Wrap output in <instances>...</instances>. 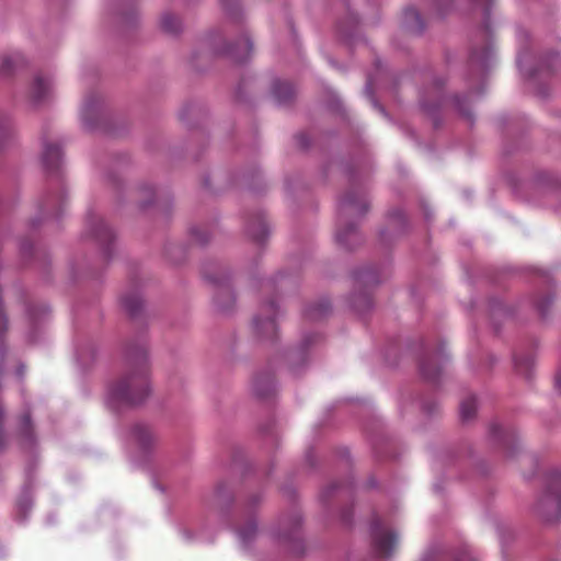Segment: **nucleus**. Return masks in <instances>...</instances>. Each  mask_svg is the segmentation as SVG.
I'll use <instances>...</instances> for the list:
<instances>
[{
    "label": "nucleus",
    "instance_id": "f257e3e1",
    "mask_svg": "<svg viewBox=\"0 0 561 561\" xmlns=\"http://www.w3.org/2000/svg\"><path fill=\"white\" fill-rule=\"evenodd\" d=\"M136 367L114 381L107 398L114 407H130L141 403L149 394L148 366L145 348L135 355Z\"/></svg>",
    "mask_w": 561,
    "mask_h": 561
},
{
    "label": "nucleus",
    "instance_id": "f03ea898",
    "mask_svg": "<svg viewBox=\"0 0 561 561\" xmlns=\"http://www.w3.org/2000/svg\"><path fill=\"white\" fill-rule=\"evenodd\" d=\"M538 511L550 523L561 518V473L553 470L547 474L546 488L538 502Z\"/></svg>",
    "mask_w": 561,
    "mask_h": 561
},
{
    "label": "nucleus",
    "instance_id": "7ed1b4c3",
    "mask_svg": "<svg viewBox=\"0 0 561 561\" xmlns=\"http://www.w3.org/2000/svg\"><path fill=\"white\" fill-rule=\"evenodd\" d=\"M371 542L378 557L388 558L392 556L396 549L398 536L391 529L386 528L380 519L376 518L371 523Z\"/></svg>",
    "mask_w": 561,
    "mask_h": 561
},
{
    "label": "nucleus",
    "instance_id": "20e7f679",
    "mask_svg": "<svg viewBox=\"0 0 561 561\" xmlns=\"http://www.w3.org/2000/svg\"><path fill=\"white\" fill-rule=\"evenodd\" d=\"M368 210V204L365 196L357 190L348 191L340 202V213L342 215H364Z\"/></svg>",
    "mask_w": 561,
    "mask_h": 561
},
{
    "label": "nucleus",
    "instance_id": "39448f33",
    "mask_svg": "<svg viewBox=\"0 0 561 561\" xmlns=\"http://www.w3.org/2000/svg\"><path fill=\"white\" fill-rule=\"evenodd\" d=\"M265 317L257 316L254 318V328L259 334L266 337H273L276 335L277 325L275 322L276 307L274 301H271L265 307Z\"/></svg>",
    "mask_w": 561,
    "mask_h": 561
},
{
    "label": "nucleus",
    "instance_id": "423d86ee",
    "mask_svg": "<svg viewBox=\"0 0 561 561\" xmlns=\"http://www.w3.org/2000/svg\"><path fill=\"white\" fill-rule=\"evenodd\" d=\"M88 227L91 230L92 237L104 248V251L107 254L110 243L114 239L111 228L102 218L96 216H91L89 218Z\"/></svg>",
    "mask_w": 561,
    "mask_h": 561
},
{
    "label": "nucleus",
    "instance_id": "0eeeda50",
    "mask_svg": "<svg viewBox=\"0 0 561 561\" xmlns=\"http://www.w3.org/2000/svg\"><path fill=\"white\" fill-rule=\"evenodd\" d=\"M51 93V82L48 78L37 75L28 89V98L34 103H39L49 98Z\"/></svg>",
    "mask_w": 561,
    "mask_h": 561
},
{
    "label": "nucleus",
    "instance_id": "6e6552de",
    "mask_svg": "<svg viewBox=\"0 0 561 561\" xmlns=\"http://www.w3.org/2000/svg\"><path fill=\"white\" fill-rule=\"evenodd\" d=\"M131 438L144 450L149 449L157 440L152 430L145 424H136L133 427Z\"/></svg>",
    "mask_w": 561,
    "mask_h": 561
},
{
    "label": "nucleus",
    "instance_id": "1a4fd4ad",
    "mask_svg": "<svg viewBox=\"0 0 561 561\" xmlns=\"http://www.w3.org/2000/svg\"><path fill=\"white\" fill-rule=\"evenodd\" d=\"M61 162V151L57 145L46 144L43 151V164L47 171H57Z\"/></svg>",
    "mask_w": 561,
    "mask_h": 561
},
{
    "label": "nucleus",
    "instance_id": "9d476101",
    "mask_svg": "<svg viewBox=\"0 0 561 561\" xmlns=\"http://www.w3.org/2000/svg\"><path fill=\"white\" fill-rule=\"evenodd\" d=\"M359 240L360 237L354 224L339 228L336 232V241L347 249H352L356 243L359 242Z\"/></svg>",
    "mask_w": 561,
    "mask_h": 561
},
{
    "label": "nucleus",
    "instance_id": "9b49d317",
    "mask_svg": "<svg viewBox=\"0 0 561 561\" xmlns=\"http://www.w3.org/2000/svg\"><path fill=\"white\" fill-rule=\"evenodd\" d=\"M272 93L278 103H287L294 98L295 90L289 82L277 80L273 84Z\"/></svg>",
    "mask_w": 561,
    "mask_h": 561
},
{
    "label": "nucleus",
    "instance_id": "f8f14e48",
    "mask_svg": "<svg viewBox=\"0 0 561 561\" xmlns=\"http://www.w3.org/2000/svg\"><path fill=\"white\" fill-rule=\"evenodd\" d=\"M229 55L238 62H243L252 53V43L248 37H243L240 42L229 48Z\"/></svg>",
    "mask_w": 561,
    "mask_h": 561
},
{
    "label": "nucleus",
    "instance_id": "ddd939ff",
    "mask_svg": "<svg viewBox=\"0 0 561 561\" xmlns=\"http://www.w3.org/2000/svg\"><path fill=\"white\" fill-rule=\"evenodd\" d=\"M492 54V47L489 42H486L481 49H473L470 55V65L477 66L481 70L486 68L488 61Z\"/></svg>",
    "mask_w": 561,
    "mask_h": 561
},
{
    "label": "nucleus",
    "instance_id": "4468645a",
    "mask_svg": "<svg viewBox=\"0 0 561 561\" xmlns=\"http://www.w3.org/2000/svg\"><path fill=\"white\" fill-rule=\"evenodd\" d=\"M13 127L8 115H0V151L7 148L13 140Z\"/></svg>",
    "mask_w": 561,
    "mask_h": 561
},
{
    "label": "nucleus",
    "instance_id": "2eb2a0df",
    "mask_svg": "<svg viewBox=\"0 0 561 561\" xmlns=\"http://www.w3.org/2000/svg\"><path fill=\"white\" fill-rule=\"evenodd\" d=\"M421 373L426 380L435 381L442 373V365L437 359H423L421 363Z\"/></svg>",
    "mask_w": 561,
    "mask_h": 561
},
{
    "label": "nucleus",
    "instance_id": "dca6fc26",
    "mask_svg": "<svg viewBox=\"0 0 561 561\" xmlns=\"http://www.w3.org/2000/svg\"><path fill=\"white\" fill-rule=\"evenodd\" d=\"M24 64V59L21 54L14 53L11 56H7L2 59L0 65V77H9L13 73L16 67Z\"/></svg>",
    "mask_w": 561,
    "mask_h": 561
},
{
    "label": "nucleus",
    "instance_id": "f3484780",
    "mask_svg": "<svg viewBox=\"0 0 561 561\" xmlns=\"http://www.w3.org/2000/svg\"><path fill=\"white\" fill-rule=\"evenodd\" d=\"M404 23L407 26L416 33H421L424 28V24L422 22L421 15L415 8H407L403 13Z\"/></svg>",
    "mask_w": 561,
    "mask_h": 561
},
{
    "label": "nucleus",
    "instance_id": "a211bd4d",
    "mask_svg": "<svg viewBox=\"0 0 561 561\" xmlns=\"http://www.w3.org/2000/svg\"><path fill=\"white\" fill-rule=\"evenodd\" d=\"M490 434L504 446H508L515 442V435L503 428L500 424H492L490 426Z\"/></svg>",
    "mask_w": 561,
    "mask_h": 561
},
{
    "label": "nucleus",
    "instance_id": "6ab92c4d",
    "mask_svg": "<svg viewBox=\"0 0 561 561\" xmlns=\"http://www.w3.org/2000/svg\"><path fill=\"white\" fill-rule=\"evenodd\" d=\"M66 203V197L62 192L57 193L54 196H49L45 202V209L53 215H59L64 205Z\"/></svg>",
    "mask_w": 561,
    "mask_h": 561
},
{
    "label": "nucleus",
    "instance_id": "aec40b11",
    "mask_svg": "<svg viewBox=\"0 0 561 561\" xmlns=\"http://www.w3.org/2000/svg\"><path fill=\"white\" fill-rule=\"evenodd\" d=\"M249 233L253 239L261 242L267 234V226L263 218H256L255 221L248 227Z\"/></svg>",
    "mask_w": 561,
    "mask_h": 561
},
{
    "label": "nucleus",
    "instance_id": "412c9836",
    "mask_svg": "<svg viewBox=\"0 0 561 561\" xmlns=\"http://www.w3.org/2000/svg\"><path fill=\"white\" fill-rule=\"evenodd\" d=\"M122 302L130 316H136L142 307V299L138 294L124 296Z\"/></svg>",
    "mask_w": 561,
    "mask_h": 561
},
{
    "label": "nucleus",
    "instance_id": "4be33fe9",
    "mask_svg": "<svg viewBox=\"0 0 561 561\" xmlns=\"http://www.w3.org/2000/svg\"><path fill=\"white\" fill-rule=\"evenodd\" d=\"M477 410L476 398L470 396L463 399L460 403V417L463 422L470 421Z\"/></svg>",
    "mask_w": 561,
    "mask_h": 561
},
{
    "label": "nucleus",
    "instance_id": "5701e85b",
    "mask_svg": "<svg viewBox=\"0 0 561 561\" xmlns=\"http://www.w3.org/2000/svg\"><path fill=\"white\" fill-rule=\"evenodd\" d=\"M254 390L259 397H268L274 391V382L271 377L257 378L254 381Z\"/></svg>",
    "mask_w": 561,
    "mask_h": 561
},
{
    "label": "nucleus",
    "instance_id": "b1692460",
    "mask_svg": "<svg viewBox=\"0 0 561 561\" xmlns=\"http://www.w3.org/2000/svg\"><path fill=\"white\" fill-rule=\"evenodd\" d=\"M215 299L218 307L224 310L228 309L233 302V296L228 286L220 287Z\"/></svg>",
    "mask_w": 561,
    "mask_h": 561
},
{
    "label": "nucleus",
    "instance_id": "393cba45",
    "mask_svg": "<svg viewBox=\"0 0 561 561\" xmlns=\"http://www.w3.org/2000/svg\"><path fill=\"white\" fill-rule=\"evenodd\" d=\"M161 26L169 33H176L180 28V20L173 14H165L161 19Z\"/></svg>",
    "mask_w": 561,
    "mask_h": 561
},
{
    "label": "nucleus",
    "instance_id": "a878e982",
    "mask_svg": "<svg viewBox=\"0 0 561 561\" xmlns=\"http://www.w3.org/2000/svg\"><path fill=\"white\" fill-rule=\"evenodd\" d=\"M239 537L240 539L247 543L249 542L254 535L256 534V524L254 520L248 522L243 527L239 529Z\"/></svg>",
    "mask_w": 561,
    "mask_h": 561
},
{
    "label": "nucleus",
    "instance_id": "bb28decb",
    "mask_svg": "<svg viewBox=\"0 0 561 561\" xmlns=\"http://www.w3.org/2000/svg\"><path fill=\"white\" fill-rule=\"evenodd\" d=\"M20 431L25 440L30 443L33 440V427L28 414H24L21 417Z\"/></svg>",
    "mask_w": 561,
    "mask_h": 561
},
{
    "label": "nucleus",
    "instance_id": "cd10ccee",
    "mask_svg": "<svg viewBox=\"0 0 561 561\" xmlns=\"http://www.w3.org/2000/svg\"><path fill=\"white\" fill-rule=\"evenodd\" d=\"M329 310H330L329 302H322V304H319V306L317 308H313L312 310H310L308 316L312 319H317V318L325 316L329 312Z\"/></svg>",
    "mask_w": 561,
    "mask_h": 561
},
{
    "label": "nucleus",
    "instance_id": "c85d7f7f",
    "mask_svg": "<svg viewBox=\"0 0 561 561\" xmlns=\"http://www.w3.org/2000/svg\"><path fill=\"white\" fill-rule=\"evenodd\" d=\"M239 0H221L226 11H236L239 8Z\"/></svg>",
    "mask_w": 561,
    "mask_h": 561
},
{
    "label": "nucleus",
    "instance_id": "c756f323",
    "mask_svg": "<svg viewBox=\"0 0 561 561\" xmlns=\"http://www.w3.org/2000/svg\"><path fill=\"white\" fill-rule=\"evenodd\" d=\"M2 421H3V410L0 407V448L3 445V430H2Z\"/></svg>",
    "mask_w": 561,
    "mask_h": 561
},
{
    "label": "nucleus",
    "instance_id": "7c9ffc66",
    "mask_svg": "<svg viewBox=\"0 0 561 561\" xmlns=\"http://www.w3.org/2000/svg\"><path fill=\"white\" fill-rule=\"evenodd\" d=\"M198 233H199V230H198V229H194V230H193V236H194L195 240H196L197 242H199V243H205L208 239H207V238H205V237H199V236H198Z\"/></svg>",
    "mask_w": 561,
    "mask_h": 561
},
{
    "label": "nucleus",
    "instance_id": "2f4dec72",
    "mask_svg": "<svg viewBox=\"0 0 561 561\" xmlns=\"http://www.w3.org/2000/svg\"><path fill=\"white\" fill-rule=\"evenodd\" d=\"M515 367L518 371L522 373L523 370V360L518 359V358H515Z\"/></svg>",
    "mask_w": 561,
    "mask_h": 561
},
{
    "label": "nucleus",
    "instance_id": "473e14b6",
    "mask_svg": "<svg viewBox=\"0 0 561 561\" xmlns=\"http://www.w3.org/2000/svg\"><path fill=\"white\" fill-rule=\"evenodd\" d=\"M556 387H557L558 391L561 392V375H558L556 377Z\"/></svg>",
    "mask_w": 561,
    "mask_h": 561
},
{
    "label": "nucleus",
    "instance_id": "72a5a7b5",
    "mask_svg": "<svg viewBox=\"0 0 561 561\" xmlns=\"http://www.w3.org/2000/svg\"><path fill=\"white\" fill-rule=\"evenodd\" d=\"M298 139H299L301 146H304V147L307 146V137L305 135H299Z\"/></svg>",
    "mask_w": 561,
    "mask_h": 561
},
{
    "label": "nucleus",
    "instance_id": "f704fd0d",
    "mask_svg": "<svg viewBox=\"0 0 561 561\" xmlns=\"http://www.w3.org/2000/svg\"><path fill=\"white\" fill-rule=\"evenodd\" d=\"M23 373H24L23 367L19 368L18 374H19L20 376H22V375H23Z\"/></svg>",
    "mask_w": 561,
    "mask_h": 561
},
{
    "label": "nucleus",
    "instance_id": "c9c22d12",
    "mask_svg": "<svg viewBox=\"0 0 561 561\" xmlns=\"http://www.w3.org/2000/svg\"><path fill=\"white\" fill-rule=\"evenodd\" d=\"M528 362H529V358H526V360H525V369L528 367Z\"/></svg>",
    "mask_w": 561,
    "mask_h": 561
}]
</instances>
